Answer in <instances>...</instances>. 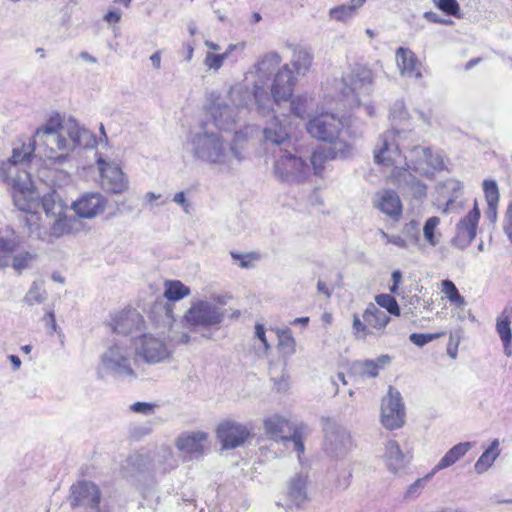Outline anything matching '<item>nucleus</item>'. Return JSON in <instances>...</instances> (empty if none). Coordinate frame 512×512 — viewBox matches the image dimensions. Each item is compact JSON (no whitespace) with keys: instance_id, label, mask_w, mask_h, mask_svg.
<instances>
[{"instance_id":"f257e3e1","label":"nucleus","mask_w":512,"mask_h":512,"mask_svg":"<svg viewBox=\"0 0 512 512\" xmlns=\"http://www.w3.org/2000/svg\"><path fill=\"white\" fill-rule=\"evenodd\" d=\"M346 125L343 119L334 113L328 111L318 112L306 123V131L313 138L339 146L342 154H348L351 145L346 141L340 140V136L345 130Z\"/></svg>"},{"instance_id":"f03ea898","label":"nucleus","mask_w":512,"mask_h":512,"mask_svg":"<svg viewBox=\"0 0 512 512\" xmlns=\"http://www.w3.org/2000/svg\"><path fill=\"white\" fill-rule=\"evenodd\" d=\"M63 120L60 114L51 116L45 125L36 130L33 143L39 154L51 161V164L61 165L64 159Z\"/></svg>"},{"instance_id":"7ed1b4c3","label":"nucleus","mask_w":512,"mask_h":512,"mask_svg":"<svg viewBox=\"0 0 512 512\" xmlns=\"http://www.w3.org/2000/svg\"><path fill=\"white\" fill-rule=\"evenodd\" d=\"M389 322L388 314L374 303H369L362 314H353L352 334L357 340H366L370 336H381Z\"/></svg>"},{"instance_id":"20e7f679","label":"nucleus","mask_w":512,"mask_h":512,"mask_svg":"<svg viewBox=\"0 0 512 512\" xmlns=\"http://www.w3.org/2000/svg\"><path fill=\"white\" fill-rule=\"evenodd\" d=\"M3 182L11 187L13 203L18 210L32 215L37 214L40 194L34 187L29 172H20L15 178Z\"/></svg>"},{"instance_id":"39448f33","label":"nucleus","mask_w":512,"mask_h":512,"mask_svg":"<svg viewBox=\"0 0 512 512\" xmlns=\"http://www.w3.org/2000/svg\"><path fill=\"white\" fill-rule=\"evenodd\" d=\"M445 168L443 156L431 147L415 146L404 158V170H411L421 176L431 177Z\"/></svg>"},{"instance_id":"423d86ee","label":"nucleus","mask_w":512,"mask_h":512,"mask_svg":"<svg viewBox=\"0 0 512 512\" xmlns=\"http://www.w3.org/2000/svg\"><path fill=\"white\" fill-rule=\"evenodd\" d=\"M374 161L384 170L391 171L393 176H399L403 162V155L394 141L392 133H384L378 140L373 151Z\"/></svg>"},{"instance_id":"0eeeda50","label":"nucleus","mask_w":512,"mask_h":512,"mask_svg":"<svg viewBox=\"0 0 512 512\" xmlns=\"http://www.w3.org/2000/svg\"><path fill=\"white\" fill-rule=\"evenodd\" d=\"M381 423L388 430L399 429L405 423V409L401 395L392 387L382 400Z\"/></svg>"},{"instance_id":"6e6552de","label":"nucleus","mask_w":512,"mask_h":512,"mask_svg":"<svg viewBox=\"0 0 512 512\" xmlns=\"http://www.w3.org/2000/svg\"><path fill=\"white\" fill-rule=\"evenodd\" d=\"M143 316L135 308H124L110 316L108 326L113 334L127 336L143 329Z\"/></svg>"},{"instance_id":"1a4fd4ad","label":"nucleus","mask_w":512,"mask_h":512,"mask_svg":"<svg viewBox=\"0 0 512 512\" xmlns=\"http://www.w3.org/2000/svg\"><path fill=\"white\" fill-rule=\"evenodd\" d=\"M307 172V163L287 151L278 157L274 165V173L282 181H303Z\"/></svg>"},{"instance_id":"9d476101","label":"nucleus","mask_w":512,"mask_h":512,"mask_svg":"<svg viewBox=\"0 0 512 512\" xmlns=\"http://www.w3.org/2000/svg\"><path fill=\"white\" fill-rule=\"evenodd\" d=\"M216 437L222 449H234L243 445L252 435L250 429L233 420H223L216 428Z\"/></svg>"},{"instance_id":"9b49d317","label":"nucleus","mask_w":512,"mask_h":512,"mask_svg":"<svg viewBox=\"0 0 512 512\" xmlns=\"http://www.w3.org/2000/svg\"><path fill=\"white\" fill-rule=\"evenodd\" d=\"M223 315L215 306L207 301H197L184 316L185 322L191 327H211L222 321Z\"/></svg>"},{"instance_id":"f8f14e48","label":"nucleus","mask_w":512,"mask_h":512,"mask_svg":"<svg viewBox=\"0 0 512 512\" xmlns=\"http://www.w3.org/2000/svg\"><path fill=\"white\" fill-rule=\"evenodd\" d=\"M481 212L477 201H474L473 208L456 225V232L452 239L454 246L466 248L475 239Z\"/></svg>"},{"instance_id":"ddd939ff","label":"nucleus","mask_w":512,"mask_h":512,"mask_svg":"<svg viewBox=\"0 0 512 512\" xmlns=\"http://www.w3.org/2000/svg\"><path fill=\"white\" fill-rule=\"evenodd\" d=\"M45 215L50 219L51 233L54 236L64 234V201L57 190H52L42 198Z\"/></svg>"},{"instance_id":"4468645a","label":"nucleus","mask_w":512,"mask_h":512,"mask_svg":"<svg viewBox=\"0 0 512 512\" xmlns=\"http://www.w3.org/2000/svg\"><path fill=\"white\" fill-rule=\"evenodd\" d=\"M35 150V143L33 141L13 147L11 157L0 161V181H9V179L15 178L18 173L23 172L24 170H20L18 164H23L29 160Z\"/></svg>"},{"instance_id":"2eb2a0df","label":"nucleus","mask_w":512,"mask_h":512,"mask_svg":"<svg viewBox=\"0 0 512 512\" xmlns=\"http://www.w3.org/2000/svg\"><path fill=\"white\" fill-rule=\"evenodd\" d=\"M107 199L98 192H86L71 205L75 214L84 219H92L102 214L107 207Z\"/></svg>"},{"instance_id":"dca6fc26","label":"nucleus","mask_w":512,"mask_h":512,"mask_svg":"<svg viewBox=\"0 0 512 512\" xmlns=\"http://www.w3.org/2000/svg\"><path fill=\"white\" fill-rule=\"evenodd\" d=\"M101 185L111 193L119 194L127 189V179L121 168L102 158L97 160Z\"/></svg>"},{"instance_id":"f3484780","label":"nucleus","mask_w":512,"mask_h":512,"mask_svg":"<svg viewBox=\"0 0 512 512\" xmlns=\"http://www.w3.org/2000/svg\"><path fill=\"white\" fill-rule=\"evenodd\" d=\"M71 505L99 512L101 493L99 488L89 482H80L71 487Z\"/></svg>"},{"instance_id":"a211bd4d","label":"nucleus","mask_w":512,"mask_h":512,"mask_svg":"<svg viewBox=\"0 0 512 512\" xmlns=\"http://www.w3.org/2000/svg\"><path fill=\"white\" fill-rule=\"evenodd\" d=\"M294 87L295 77L286 64L276 73L271 86V94L277 103L288 101L293 95Z\"/></svg>"},{"instance_id":"6ab92c4d","label":"nucleus","mask_w":512,"mask_h":512,"mask_svg":"<svg viewBox=\"0 0 512 512\" xmlns=\"http://www.w3.org/2000/svg\"><path fill=\"white\" fill-rule=\"evenodd\" d=\"M138 353L150 363H157L165 359L168 351L165 343L151 335H142L138 346Z\"/></svg>"},{"instance_id":"aec40b11","label":"nucleus","mask_w":512,"mask_h":512,"mask_svg":"<svg viewBox=\"0 0 512 512\" xmlns=\"http://www.w3.org/2000/svg\"><path fill=\"white\" fill-rule=\"evenodd\" d=\"M375 207L394 221H399L403 214L401 199L392 189H386L377 194Z\"/></svg>"},{"instance_id":"412c9836","label":"nucleus","mask_w":512,"mask_h":512,"mask_svg":"<svg viewBox=\"0 0 512 512\" xmlns=\"http://www.w3.org/2000/svg\"><path fill=\"white\" fill-rule=\"evenodd\" d=\"M20 239L15 230L0 222V268L7 267L11 261V255L18 249Z\"/></svg>"},{"instance_id":"4be33fe9","label":"nucleus","mask_w":512,"mask_h":512,"mask_svg":"<svg viewBox=\"0 0 512 512\" xmlns=\"http://www.w3.org/2000/svg\"><path fill=\"white\" fill-rule=\"evenodd\" d=\"M344 86L350 92H356L373 82L372 70L365 66L357 64L342 76Z\"/></svg>"},{"instance_id":"5701e85b","label":"nucleus","mask_w":512,"mask_h":512,"mask_svg":"<svg viewBox=\"0 0 512 512\" xmlns=\"http://www.w3.org/2000/svg\"><path fill=\"white\" fill-rule=\"evenodd\" d=\"M396 61L402 75L417 79L422 77L421 62L412 50L404 47L398 48L396 50Z\"/></svg>"},{"instance_id":"b1692460","label":"nucleus","mask_w":512,"mask_h":512,"mask_svg":"<svg viewBox=\"0 0 512 512\" xmlns=\"http://www.w3.org/2000/svg\"><path fill=\"white\" fill-rule=\"evenodd\" d=\"M390 361L388 355H382L376 360L355 361L351 364L348 374L353 377H376L382 369Z\"/></svg>"},{"instance_id":"393cba45","label":"nucleus","mask_w":512,"mask_h":512,"mask_svg":"<svg viewBox=\"0 0 512 512\" xmlns=\"http://www.w3.org/2000/svg\"><path fill=\"white\" fill-rule=\"evenodd\" d=\"M208 435L204 432L183 434L176 440V447L190 455H202Z\"/></svg>"},{"instance_id":"a878e982","label":"nucleus","mask_w":512,"mask_h":512,"mask_svg":"<svg viewBox=\"0 0 512 512\" xmlns=\"http://www.w3.org/2000/svg\"><path fill=\"white\" fill-rule=\"evenodd\" d=\"M512 307H505L496 320V331L503 343L504 351L509 356L511 355L512 345Z\"/></svg>"},{"instance_id":"bb28decb","label":"nucleus","mask_w":512,"mask_h":512,"mask_svg":"<svg viewBox=\"0 0 512 512\" xmlns=\"http://www.w3.org/2000/svg\"><path fill=\"white\" fill-rule=\"evenodd\" d=\"M265 430L273 439L285 440L288 435L295 429L289 420L280 415L268 417L265 422Z\"/></svg>"},{"instance_id":"cd10ccee","label":"nucleus","mask_w":512,"mask_h":512,"mask_svg":"<svg viewBox=\"0 0 512 512\" xmlns=\"http://www.w3.org/2000/svg\"><path fill=\"white\" fill-rule=\"evenodd\" d=\"M338 154L343 155L339 151V146L333 148L318 147L316 148L310 157L311 166L313 172L317 176H322L327 162L334 160Z\"/></svg>"},{"instance_id":"c85d7f7f","label":"nucleus","mask_w":512,"mask_h":512,"mask_svg":"<svg viewBox=\"0 0 512 512\" xmlns=\"http://www.w3.org/2000/svg\"><path fill=\"white\" fill-rule=\"evenodd\" d=\"M472 448L471 442H460L450 448L435 466V470H443L459 461Z\"/></svg>"},{"instance_id":"c756f323","label":"nucleus","mask_w":512,"mask_h":512,"mask_svg":"<svg viewBox=\"0 0 512 512\" xmlns=\"http://www.w3.org/2000/svg\"><path fill=\"white\" fill-rule=\"evenodd\" d=\"M366 0H350L349 5H339L329 10V17L337 22H346L356 14Z\"/></svg>"},{"instance_id":"7c9ffc66","label":"nucleus","mask_w":512,"mask_h":512,"mask_svg":"<svg viewBox=\"0 0 512 512\" xmlns=\"http://www.w3.org/2000/svg\"><path fill=\"white\" fill-rule=\"evenodd\" d=\"M439 290L442 293L441 299L447 300L450 305L457 308H463L466 305L465 298L459 293L456 285L451 280H441Z\"/></svg>"},{"instance_id":"2f4dec72","label":"nucleus","mask_w":512,"mask_h":512,"mask_svg":"<svg viewBox=\"0 0 512 512\" xmlns=\"http://www.w3.org/2000/svg\"><path fill=\"white\" fill-rule=\"evenodd\" d=\"M499 454V441L495 439L476 461L474 465L475 471L478 474L486 472L493 465Z\"/></svg>"},{"instance_id":"473e14b6","label":"nucleus","mask_w":512,"mask_h":512,"mask_svg":"<svg viewBox=\"0 0 512 512\" xmlns=\"http://www.w3.org/2000/svg\"><path fill=\"white\" fill-rule=\"evenodd\" d=\"M441 219L437 216H432L426 219L423 225V237L425 242L435 247L440 243L442 233L440 231Z\"/></svg>"},{"instance_id":"72a5a7b5","label":"nucleus","mask_w":512,"mask_h":512,"mask_svg":"<svg viewBox=\"0 0 512 512\" xmlns=\"http://www.w3.org/2000/svg\"><path fill=\"white\" fill-rule=\"evenodd\" d=\"M164 288V297L170 302L179 301L191 293L190 288L180 280H165Z\"/></svg>"},{"instance_id":"f704fd0d","label":"nucleus","mask_w":512,"mask_h":512,"mask_svg":"<svg viewBox=\"0 0 512 512\" xmlns=\"http://www.w3.org/2000/svg\"><path fill=\"white\" fill-rule=\"evenodd\" d=\"M404 454L395 440H389L385 445V459L390 470L396 471L404 464Z\"/></svg>"},{"instance_id":"c9c22d12","label":"nucleus","mask_w":512,"mask_h":512,"mask_svg":"<svg viewBox=\"0 0 512 512\" xmlns=\"http://www.w3.org/2000/svg\"><path fill=\"white\" fill-rule=\"evenodd\" d=\"M66 132L73 142V146H86L90 140L89 132L80 127L74 120L69 119L66 122Z\"/></svg>"},{"instance_id":"e433bc0d","label":"nucleus","mask_w":512,"mask_h":512,"mask_svg":"<svg viewBox=\"0 0 512 512\" xmlns=\"http://www.w3.org/2000/svg\"><path fill=\"white\" fill-rule=\"evenodd\" d=\"M265 138L275 144H283L290 139L288 130L279 122L275 121L264 130Z\"/></svg>"},{"instance_id":"4c0bfd02","label":"nucleus","mask_w":512,"mask_h":512,"mask_svg":"<svg viewBox=\"0 0 512 512\" xmlns=\"http://www.w3.org/2000/svg\"><path fill=\"white\" fill-rule=\"evenodd\" d=\"M376 304L387 310L390 315L399 317L401 314L400 307L395 297L391 294H379L375 296Z\"/></svg>"},{"instance_id":"58836bf2","label":"nucleus","mask_w":512,"mask_h":512,"mask_svg":"<svg viewBox=\"0 0 512 512\" xmlns=\"http://www.w3.org/2000/svg\"><path fill=\"white\" fill-rule=\"evenodd\" d=\"M432 2L445 15L461 18V8L457 0H432Z\"/></svg>"},{"instance_id":"ea45409f","label":"nucleus","mask_w":512,"mask_h":512,"mask_svg":"<svg viewBox=\"0 0 512 512\" xmlns=\"http://www.w3.org/2000/svg\"><path fill=\"white\" fill-rule=\"evenodd\" d=\"M292 65L298 74L305 73L312 65L311 54L303 50L296 52L292 61Z\"/></svg>"},{"instance_id":"a19ab883","label":"nucleus","mask_w":512,"mask_h":512,"mask_svg":"<svg viewBox=\"0 0 512 512\" xmlns=\"http://www.w3.org/2000/svg\"><path fill=\"white\" fill-rule=\"evenodd\" d=\"M45 291L40 283L33 282L24 297V301L29 305L39 304L45 300Z\"/></svg>"},{"instance_id":"79ce46f5","label":"nucleus","mask_w":512,"mask_h":512,"mask_svg":"<svg viewBox=\"0 0 512 512\" xmlns=\"http://www.w3.org/2000/svg\"><path fill=\"white\" fill-rule=\"evenodd\" d=\"M34 256L27 252H18L17 250L11 255V261L8 266H12L15 270H22L28 267Z\"/></svg>"},{"instance_id":"37998d69","label":"nucleus","mask_w":512,"mask_h":512,"mask_svg":"<svg viewBox=\"0 0 512 512\" xmlns=\"http://www.w3.org/2000/svg\"><path fill=\"white\" fill-rule=\"evenodd\" d=\"M445 332L440 331L436 333H412L409 336V340L418 347H423L429 342L443 337Z\"/></svg>"},{"instance_id":"c03bdc74","label":"nucleus","mask_w":512,"mask_h":512,"mask_svg":"<svg viewBox=\"0 0 512 512\" xmlns=\"http://www.w3.org/2000/svg\"><path fill=\"white\" fill-rule=\"evenodd\" d=\"M483 191L487 203L499 204V189L497 183L494 180H485L483 182Z\"/></svg>"},{"instance_id":"a18cd8bd","label":"nucleus","mask_w":512,"mask_h":512,"mask_svg":"<svg viewBox=\"0 0 512 512\" xmlns=\"http://www.w3.org/2000/svg\"><path fill=\"white\" fill-rule=\"evenodd\" d=\"M291 109L294 115L304 118L308 111V100L306 97L297 96L291 102Z\"/></svg>"},{"instance_id":"49530a36","label":"nucleus","mask_w":512,"mask_h":512,"mask_svg":"<svg viewBox=\"0 0 512 512\" xmlns=\"http://www.w3.org/2000/svg\"><path fill=\"white\" fill-rule=\"evenodd\" d=\"M291 440L295 444V448L299 454L304 452V430L303 427H295V429L288 435V437L284 440Z\"/></svg>"},{"instance_id":"de8ad7c7","label":"nucleus","mask_w":512,"mask_h":512,"mask_svg":"<svg viewBox=\"0 0 512 512\" xmlns=\"http://www.w3.org/2000/svg\"><path fill=\"white\" fill-rule=\"evenodd\" d=\"M412 197L416 200H422L427 195V185L420 180L413 179L409 184Z\"/></svg>"},{"instance_id":"09e8293b","label":"nucleus","mask_w":512,"mask_h":512,"mask_svg":"<svg viewBox=\"0 0 512 512\" xmlns=\"http://www.w3.org/2000/svg\"><path fill=\"white\" fill-rule=\"evenodd\" d=\"M231 256L233 259L239 261V265L242 268H248L253 265L254 261L259 258V255L257 253H247V254H240L232 252Z\"/></svg>"},{"instance_id":"8fccbe9b","label":"nucleus","mask_w":512,"mask_h":512,"mask_svg":"<svg viewBox=\"0 0 512 512\" xmlns=\"http://www.w3.org/2000/svg\"><path fill=\"white\" fill-rule=\"evenodd\" d=\"M226 56H227L226 54L208 53L205 58V65L210 69L217 70L222 66L223 61L226 58Z\"/></svg>"},{"instance_id":"3c124183","label":"nucleus","mask_w":512,"mask_h":512,"mask_svg":"<svg viewBox=\"0 0 512 512\" xmlns=\"http://www.w3.org/2000/svg\"><path fill=\"white\" fill-rule=\"evenodd\" d=\"M281 63V57L276 52L267 53L261 60L260 65L263 69H269L270 67H277Z\"/></svg>"},{"instance_id":"603ef678","label":"nucleus","mask_w":512,"mask_h":512,"mask_svg":"<svg viewBox=\"0 0 512 512\" xmlns=\"http://www.w3.org/2000/svg\"><path fill=\"white\" fill-rule=\"evenodd\" d=\"M459 344H460L459 337L454 336V335L451 334L449 336V340H448V343H447L446 351H447V354L452 359H456V357H457Z\"/></svg>"},{"instance_id":"864d4df0","label":"nucleus","mask_w":512,"mask_h":512,"mask_svg":"<svg viewBox=\"0 0 512 512\" xmlns=\"http://www.w3.org/2000/svg\"><path fill=\"white\" fill-rule=\"evenodd\" d=\"M155 405L147 402H135L130 409L134 413L150 414L154 411Z\"/></svg>"},{"instance_id":"5fc2aeb1","label":"nucleus","mask_w":512,"mask_h":512,"mask_svg":"<svg viewBox=\"0 0 512 512\" xmlns=\"http://www.w3.org/2000/svg\"><path fill=\"white\" fill-rule=\"evenodd\" d=\"M381 236L385 239L386 243H391L399 248H407V242L404 238L399 235H389L384 231H381Z\"/></svg>"},{"instance_id":"6e6d98bb","label":"nucleus","mask_w":512,"mask_h":512,"mask_svg":"<svg viewBox=\"0 0 512 512\" xmlns=\"http://www.w3.org/2000/svg\"><path fill=\"white\" fill-rule=\"evenodd\" d=\"M503 228L508 238L512 242V202L509 203L507 207Z\"/></svg>"},{"instance_id":"4d7b16f0","label":"nucleus","mask_w":512,"mask_h":512,"mask_svg":"<svg viewBox=\"0 0 512 512\" xmlns=\"http://www.w3.org/2000/svg\"><path fill=\"white\" fill-rule=\"evenodd\" d=\"M402 272L400 270L393 271L391 275L392 285L390 287V293L398 295L399 294V286L402 283Z\"/></svg>"},{"instance_id":"13d9d810","label":"nucleus","mask_w":512,"mask_h":512,"mask_svg":"<svg viewBox=\"0 0 512 512\" xmlns=\"http://www.w3.org/2000/svg\"><path fill=\"white\" fill-rule=\"evenodd\" d=\"M424 18L428 20L429 22L435 23V24H441V25H450L452 24V21L441 18L438 14L434 12H425Z\"/></svg>"},{"instance_id":"bf43d9fd","label":"nucleus","mask_w":512,"mask_h":512,"mask_svg":"<svg viewBox=\"0 0 512 512\" xmlns=\"http://www.w3.org/2000/svg\"><path fill=\"white\" fill-rule=\"evenodd\" d=\"M122 17V13L118 9H110L105 15L104 20L109 24H117Z\"/></svg>"},{"instance_id":"052dcab7","label":"nucleus","mask_w":512,"mask_h":512,"mask_svg":"<svg viewBox=\"0 0 512 512\" xmlns=\"http://www.w3.org/2000/svg\"><path fill=\"white\" fill-rule=\"evenodd\" d=\"M43 320L47 330L50 329L51 332H55L57 330L56 320L53 312H48Z\"/></svg>"},{"instance_id":"680f3d73","label":"nucleus","mask_w":512,"mask_h":512,"mask_svg":"<svg viewBox=\"0 0 512 512\" xmlns=\"http://www.w3.org/2000/svg\"><path fill=\"white\" fill-rule=\"evenodd\" d=\"M497 208L498 204L487 203L486 216L492 223L497 219Z\"/></svg>"},{"instance_id":"e2e57ef3","label":"nucleus","mask_w":512,"mask_h":512,"mask_svg":"<svg viewBox=\"0 0 512 512\" xmlns=\"http://www.w3.org/2000/svg\"><path fill=\"white\" fill-rule=\"evenodd\" d=\"M255 333H256V336L259 338V340L263 343L265 349H268L269 345H268L267 340H266L265 328L263 327V325L256 324V326H255Z\"/></svg>"},{"instance_id":"0e129e2a","label":"nucleus","mask_w":512,"mask_h":512,"mask_svg":"<svg viewBox=\"0 0 512 512\" xmlns=\"http://www.w3.org/2000/svg\"><path fill=\"white\" fill-rule=\"evenodd\" d=\"M317 290L319 293L323 294L326 298H330L331 290L326 284V282L319 280L317 283Z\"/></svg>"},{"instance_id":"69168bd1","label":"nucleus","mask_w":512,"mask_h":512,"mask_svg":"<svg viewBox=\"0 0 512 512\" xmlns=\"http://www.w3.org/2000/svg\"><path fill=\"white\" fill-rule=\"evenodd\" d=\"M305 483H306V479L305 478H302L301 476H298L296 477L295 479H293L292 481V487L293 489H297V490H301L304 486H305Z\"/></svg>"},{"instance_id":"338daca9","label":"nucleus","mask_w":512,"mask_h":512,"mask_svg":"<svg viewBox=\"0 0 512 512\" xmlns=\"http://www.w3.org/2000/svg\"><path fill=\"white\" fill-rule=\"evenodd\" d=\"M295 341L290 335H285L284 339L281 340L280 345H286L290 350H294Z\"/></svg>"},{"instance_id":"774afa93","label":"nucleus","mask_w":512,"mask_h":512,"mask_svg":"<svg viewBox=\"0 0 512 512\" xmlns=\"http://www.w3.org/2000/svg\"><path fill=\"white\" fill-rule=\"evenodd\" d=\"M8 358H9L10 362L12 363L14 370L20 369V367H21V360H20V358L18 356L10 355Z\"/></svg>"}]
</instances>
